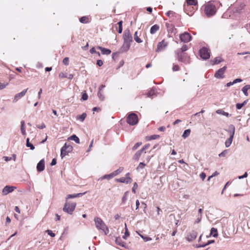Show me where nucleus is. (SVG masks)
I'll return each mask as SVG.
<instances>
[{
    "label": "nucleus",
    "mask_w": 250,
    "mask_h": 250,
    "mask_svg": "<svg viewBox=\"0 0 250 250\" xmlns=\"http://www.w3.org/2000/svg\"><path fill=\"white\" fill-rule=\"evenodd\" d=\"M145 166L146 165L144 163L141 162L139 164V166L137 167L136 169L137 170L139 171L141 169L144 168Z\"/></svg>",
    "instance_id": "46"
},
{
    "label": "nucleus",
    "mask_w": 250,
    "mask_h": 250,
    "mask_svg": "<svg viewBox=\"0 0 250 250\" xmlns=\"http://www.w3.org/2000/svg\"><path fill=\"white\" fill-rule=\"evenodd\" d=\"M113 178V176L112 175V173L109 174H106L104 175L103 176L101 177L100 179L101 180H104V179H107L110 180Z\"/></svg>",
    "instance_id": "27"
},
{
    "label": "nucleus",
    "mask_w": 250,
    "mask_h": 250,
    "mask_svg": "<svg viewBox=\"0 0 250 250\" xmlns=\"http://www.w3.org/2000/svg\"><path fill=\"white\" fill-rule=\"evenodd\" d=\"M72 150V146L70 145H67L65 143L64 145L62 147L61 149V156L62 158H63L64 156L67 155L69 153L71 152Z\"/></svg>",
    "instance_id": "7"
},
{
    "label": "nucleus",
    "mask_w": 250,
    "mask_h": 250,
    "mask_svg": "<svg viewBox=\"0 0 250 250\" xmlns=\"http://www.w3.org/2000/svg\"><path fill=\"white\" fill-rule=\"evenodd\" d=\"M129 235V232L127 228L126 225L125 224V235L123 236V238L126 239L127 237Z\"/></svg>",
    "instance_id": "40"
},
{
    "label": "nucleus",
    "mask_w": 250,
    "mask_h": 250,
    "mask_svg": "<svg viewBox=\"0 0 250 250\" xmlns=\"http://www.w3.org/2000/svg\"><path fill=\"white\" fill-rule=\"evenodd\" d=\"M227 66H224L219 69L215 73L214 77L217 79H223L225 77L224 73L227 70Z\"/></svg>",
    "instance_id": "9"
},
{
    "label": "nucleus",
    "mask_w": 250,
    "mask_h": 250,
    "mask_svg": "<svg viewBox=\"0 0 250 250\" xmlns=\"http://www.w3.org/2000/svg\"><path fill=\"white\" fill-rule=\"evenodd\" d=\"M90 53H91V54H93V53H95V54H97L99 56H100V53L99 52H97L95 49V48L94 47H92V48H91L90 49V51H89Z\"/></svg>",
    "instance_id": "48"
},
{
    "label": "nucleus",
    "mask_w": 250,
    "mask_h": 250,
    "mask_svg": "<svg viewBox=\"0 0 250 250\" xmlns=\"http://www.w3.org/2000/svg\"><path fill=\"white\" fill-rule=\"evenodd\" d=\"M76 206V203H71L66 201L64 205L63 210L65 212L71 215L74 211Z\"/></svg>",
    "instance_id": "5"
},
{
    "label": "nucleus",
    "mask_w": 250,
    "mask_h": 250,
    "mask_svg": "<svg viewBox=\"0 0 250 250\" xmlns=\"http://www.w3.org/2000/svg\"><path fill=\"white\" fill-rule=\"evenodd\" d=\"M115 242L116 244L124 247H125V243L122 241V239L120 237H117L116 238Z\"/></svg>",
    "instance_id": "24"
},
{
    "label": "nucleus",
    "mask_w": 250,
    "mask_h": 250,
    "mask_svg": "<svg viewBox=\"0 0 250 250\" xmlns=\"http://www.w3.org/2000/svg\"><path fill=\"white\" fill-rule=\"evenodd\" d=\"M172 70L173 71H178L179 70V66L178 65H173Z\"/></svg>",
    "instance_id": "53"
},
{
    "label": "nucleus",
    "mask_w": 250,
    "mask_h": 250,
    "mask_svg": "<svg viewBox=\"0 0 250 250\" xmlns=\"http://www.w3.org/2000/svg\"><path fill=\"white\" fill-rule=\"evenodd\" d=\"M190 132L191 131L190 129H189L185 130L182 135V137L184 138V139L187 138L189 136Z\"/></svg>",
    "instance_id": "29"
},
{
    "label": "nucleus",
    "mask_w": 250,
    "mask_h": 250,
    "mask_svg": "<svg viewBox=\"0 0 250 250\" xmlns=\"http://www.w3.org/2000/svg\"><path fill=\"white\" fill-rule=\"evenodd\" d=\"M160 28V27L157 24H155L154 25H153L151 28H150V32L151 34H155L157 31L159 30Z\"/></svg>",
    "instance_id": "22"
},
{
    "label": "nucleus",
    "mask_w": 250,
    "mask_h": 250,
    "mask_svg": "<svg viewBox=\"0 0 250 250\" xmlns=\"http://www.w3.org/2000/svg\"><path fill=\"white\" fill-rule=\"evenodd\" d=\"M45 162L44 159L41 160L37 164V169L39 172H42L44 169Z\"/></svg>",
    "instance_id": "14"
},
{
    "label": "nucleus",
    "mask_w": 250,
    "mask_h": 250,
    "mask_svg": "<svg viewBox=\"0 0 250 250\" xmlns=\"http://www.w3.org/2000/svg\"><path fill=\"white\" fill-rule=\"evenodd\" d=\"M69 58L68 57H65L63 60V63L65 65H68L69 64Z\"/></svg>",
    "instance_id": "49"
},
{
    "label": "nucleus",
    "mask_w": 250,
    "mask_h": 250,
    "mask_svg": "<svg viewBox=\"0 0 250 250\" xmlns=\"http://www.w3.org/2000/svg\"><path fill=\"white\" fill-rule=\"evenodd\" d=\"M174 14V13L172 11H169L166 13V15L168 17H170V15H173Z\"/></svg>",
    "instance_id": "62"
},
{
    "label": "nucleus",
    "mask_w": 250,
    "mask_h": 250,
    "mask_svg": "<svg viewBox=\"0 0 250 250\" xmlns=\"http://www.w3.org/2000/svg\"><path fill=\"white\" fill-rule=\"evenodd\" d=\"M70 139L74 141L77 144H80V139L76 135H72Z\"/></svg>",
    "instance_id": "35"
},
{
    "label": "nucleus",
    "mask_w": 250,
    "mask_h": 250,
    "mask_svg": "<svg viewBox=\"0 0 250 250\" xmlns=\"http://www.w3.org/2000/svg\"><path fill=\"white\" fill-rule=\"evenodd\" d=\"M124 170V167H120L118 169H117L116 170L113 171V172H112V175L114 177L117 176V175H118L119 174H120V173H121L123 170Z\"/></svg>",
    "instance_id": "25"
},
{
    "label": "nucleus",
    "mask_w": 250,
    "mask_h": 250,
    "mask_svg": "<svg viewBox=\"0 0 250 250\" xmlns=\"http://www.w3.org/2000/svg\"><path fill=\"white\" fill-rule=\"evenodd\" d=\"M188 5H196L197 4V0H186Z\"/></svg>",
    "instance_id": "32"
},
{
    "label": "nucleus",
    "mask_w": 250,
    "mask_h": 250,
    "mask_svg": "<svg viewBox=\"0 0 250 250\" xmlns=\"http://www.w3.org/2000/svg\"><path fill=\"white\" fill-rule=\"evenodd\" d=\"M247 176H248L247 172H246L243 175L238 176V179H241L247 177Z\"/></svg>",
    "instance_id": "59"
},
{
    "label": "nucleus",
    "mask_w": 250,
    "mask_h": 250,
    "mask_svg": "<svg viewBox=\"0 0 250 250\" xmlns=\"http://www.w3.org/2000/svg\"><path fill=\"white\" fill-rule=\"evenodd\" d=\"M142 145V143L138 142L133 147V150H136L139 146H140Z\"/></svg>",
    "instance_id": "52"
},
{
    "label": "nucleus",
    "mask_w": 250,
    "mask_h": 250,
    "mask_svg": "<svg viewBox=\"0 0 250 250\" xmlns=\"http://www.w3.org/2000/svg\"><path fill=\"white\" fill-rule=\"evenodd\" d=\"M46 232L47 234L50 235V236L53 237L55 236V234L53 233L51 230H47Z\"/></svg>",
    "instance_id": "51"
},
{
    "label": "nucleus",
    "mask_w": 250,
    "mask_h": 250,
    "mask_svg": "<svg viewBox=\"0 0 250 250\" xmlns=\"http://www.w3.org/2000/svg\"><path fill=\"white\" fill-rule=\"evenodd\" d=\"M143 152V150H140L137 151L134 156V159L135 160H138L140 157L141 156L142 153Z\"/></svg>",
    "instance_id": "30"
},
{
    "label": "nucleus",
    "mask_w": 250,
    "mask_h": 250,
    "mask_svg": "<svg viewBox=\"0 0 250 250\" xmlns=\"http://www.w3.org/2000/svg\"><path fill=\"white\" fill-rule=\"evenodd\" d=\"M216 112L217 114H222V115L225 116L227 117H229L230 116V115L229 114V113L225 112L224 111H223L222 109H218Z\"/></svg>",
    "instance_id": "26"
},
{
    "label": "nucleus",
    "mask_w": 250,
    "mask_h": 250,
    "mask_svg": "<svg viewBox=\"0 0 250 250\" xmlns=\"http://www.w3.org/2000/svg\"><path fill=\"white\" fill-rule=\"evenodd\" d=\"M98 97L101 101H104V93L102 91H98Z\"/></svg>",
    "instance_id": "37"
},
{
    "label": "nucleus",
    "mask_w": 250,
    "mask_h": 250,
    "mask_svg": "<svg viewBox=\"0 0 250 250\" xmlns=\"http://www.w3.org/2000/svg\"><path fill=\"white\" fill-rule=\"evenodd\" d=\"M128 194V191H126L124 193V195L122 198V203L123 204H125L126 202Z\"/></svg>",
    "instance_id": "42"
},
{
    "label": "nucleus",
    "mask_w": 250,
    "mask_h": 250,
    "mask_svg": "<svg viewBox=\"0 0 250 250\" xmlns=\"http://www.w3.org/2000/svg\"><path fill=\"white\" fill-rule=\"evenodd\" d=\"M233 137H229V138L225 142V146L227 147H229L232 143Z\"/></svg>",
    "instance_id": "34"
},
{
    "label": "nucleus",
    "mask_w": 250,
    "mask_h": 250,
    "mask_svg": "<svg viewBox=\"0 0 250 250\" xmlns=\"http://www.w3.org/2000/svg\"><path fill=\"white\" fill-rule=\"evenodd\" d=\"M3 159L6 162L10 161L12 160V157H9L7 156H3Z\"/></svg>",
    "instance_id": "63"
},
{
    "label": "nucleus",
    "mask_w": 250,
    "mask_h": 250,
    "mask_svg": "<svg viewBox=\"0 0 250 250\" xmlns=\"http://www.w3.org/2000/svg\"><path fill=\"white\" fill-rule=\"evenodd\" d=\"M80 21L83 23H86L88 22V19L87 17L83 16L80 19Z\"/></svg>",
    "instance_id": "39"
},
{
    "label": "nucleus",
    "mask_w": 250,
    "mask_h": 250,
    "mask_svg": "<svg viewBox=\"0 0 250 250\" xmlns=\"http://www.w3.org/2000/svg\"><path fill=\"white\" fill-rule=\"evenodd\" d=\"M94 220L95 223L96 227L98 229L102 230L105 235H107L109 233V229L108 227L106 226L101 218L96 217L94 218Z\"/></svg>",
    "instance_id": "2"
},
{
    "label": "nucleus",
    "mask_w": 250,
    "mask_h": 250,
    "mask_svg": "<svg viewBox=\"0 0 250 250\" xmlns=\"http://www.w3.org/2000/svg\"><path fill=\"white\" fill-rule=\"evenodd\" d=\"M241 82H242V80L241 79L238 78V79H235L232 82H233V84H234L237 83H240Z\"/></svg>",
    "instance_id": "56"
},
{
    "label": "nucleus",
    "mask_w": 250,
    "mask_h": 250,
    "mask_svg": "<svg viewBox=\"0 0 250 250\" xmlns=\"http://www.w3.org/2000/svg\"><path fill=\"white\" fill-rule=\"evenodd\" d=\"M228 153V150L226 149L223 151L221 153L219 154V156L220 157H225L227 154Z\"/></svg>",
    "instance_id": "44"
},
{
    "label": "nucleus",
    "mask_w": 250,
    "mask_h": 250,
    "mask_svg": "<svg viewBox=\"0 0 250 250\" xmlns=\"http://www.w3.org/2000/svg\"><path fill=\"white\" fill-rule=\"evenodd\" d=\"M117 181L122 183L129 184L131 182L132 180L129 177H121L119 179H117Z\"/></svg>",
    "instance_id": "16"
},
{
    "label": "nucleus",
    "mask_w": 250,
    "mask_h": 250,
    "mask_svg": "<svg viewBox=\"0 0 250 250\" xmlns=\"http://www.w3.org/2000/svg\"><path fill=\"white\" fill-rule=\"evenodd\" d=\"M27 90H28V88L24 89V90H22L21 92L17 94L16 95H15V96L14 97V102H17L20 99H21V98L23 97L25 95Z\"/></svg>",
    "instance_id": "13"
},
{
    "label": "nucleus",
    "mask_w": 250,
    "mask_h": 250,
    "mask_svg": "<svg viewBox=\"0 0 250 250\" xmlns=\"http://www.w3.org/2000/svg\"><path fill=\"white\" fill-rule=\"evenodd\" d=\"M200 57L204 60H207L210 57V51L205 47H202L199 51Z\"/></svg>",
    "instance_id": "8"
},
{
    "label": "nucleus",
    "mask_w": 250,
    "mask_h": 250,
    "mask_svg": "<svg viewBox=\"0 0 250 250\" xmlns=\"http://www.w3.org/2000/svg\"><path fill=\"white\" fill-rule=\"evenodd\" d=\"M126 122L130 125H136L138 122V116L134 113L129 114L127 117Z\"/></svg>",
    "instance_id": "6"
},
{
    "label": "nucleus",
    "mask_w": 250,
    "mask_h": 250,
    "mask_svg": "<svg viewBox=\"0 0 250 250\" xmlns=\"http://www.w3.org/2000/svg\"><path fill=\"white\" fill-rule=\"evenodd\" d=\"M97 49L100 50L102 52V53L104 55H108L111 52V51L110 49H107L105 48H104V47H101L99 46L97 47Z\"/></svg>",
    "instance_id": "19"
},
{
    "label": "nucleus",
    "mask_w": 250,
    "mask_h": 250,
    "mask_svg": "<svg viewBox=\"0 0 250 250\" xmlns=\"http://www.w3.org/2000/svg\"><path fill=\"white\" fill-rule=\"evenodd\" d=\"M197 236V233L195 231H192L187 236V239L188 241L191 242L194 240Z\"/></svg>",
    "instance_id": "15"
},
{
    "label": "nucleus",
    "mask_w": 250,
    "mask_h": 250,
    "mask_svg": "<svg viewBox=\"0 0 250 250\" xmlns=\"http://www.w3.org/2000/svg\"><path fill=\"white\" fill-rule=\"evenodd\" d=\"M224 61V60L220 57H217L215 58L213 60H211L210 62L212 65H215L217 64H219L220 62Z\"/></svg>",
    "instance_id": "18"
},
{
    "label": "nucleus",
    "mask_w": 250,
    "mask_h": 250,
    "mask_svg": "<svg viewBox=\"0 0 250 250\" xmlns=\"http://www.w3.org/2000/svg\"><path fill=\"white\" fill-rule=\"evenodd\" d=\"M206 177V175L204 172H202L200 174V177L202 179V180H204Z\"/></svg>",
    "instance_id": "57"
},
{
    "label": "nucleus",
    "mask_w": 250,
    "mask_h": 250,
    "mask_svg": "<svg viewBox=\"0 0 250 250\" xmlns=\"http://www.w3.org/2000/svg\"><path fill=\"white\" fill-rule=\"evenodd\" d=\"M86 116V114L85 113H83L82 115L78 116L77 117V119L81 121V122H83L85 119Z\"/></svg>",
    "instance_id": "33"
},
{
    "label": "nucleus",
    "mask_w": 250,
    "mask_h": 250,
    "mask_svg": "<svg viewBox=\"0 0 250 250\" xmlns=\"http://www.w3.org/2000/svg\"><path fill=\"white\" fill-rule=\"evenodd\" d=\"M176 57L177 60L184 63H190V57L186 53H182L180 50L175 51Z\"/></svg>",
    "instance_id": "4"
},
{
    "label": "nucleus",
    "mask_w": 250,
    "mask_h": 250,
    "mask_svg": "<svg viewBox=\"0 0 250 250\" xmlns=\"http://www.w3.org/2000/svg\"><path fill=\"white\" fill-rule=\"evenodd\" d=\"M149 146H150V145L149 144H147L145 145V146L141 150H143V151L145 150L148 149V147H149Z\"/></svg>",
    "instance_id": "60"
},
{
    "label": "nucleus",
    "mask_w": 250,
    "mask_h": 250,
    "mask_svg": "<svg viewBox=\"0 0 250 250\" xmlns=\"http://www.w3.org/2000/svg\"><path fill=\"white\" fill-rule=\"evenodd\" d=\"M16 188L15 187L6 186L2 189V193L3 195H6L9 193L12 192Z\"/></svg>",
    "instance_id": "12"
},
{
    "label": "nucleus",
    "mask_w": 250,
    "mask_h": 250,
    "mask_svg": "<svg viewBox=\"0 0 250 250\" xmlns=\"http://www.w3.org/2000/svg\"><path fill=\"white\" fill-rule=\"evenodd\" d=\"M235 126L233 125H230L229 126L228 132L229 134V137L233 138L234 134L235 133Z\"/></svg>",
    "instance_id": "17"
},
{
    "label": "nucleus",
    "mask_w": 250,
    "mask_h": 250,
    "mask_svg": "<svg viewBox=\"0 0 250 250\" xmlns=\"http://www.w3.org/2000/svg\"><path fill=\"white\" fill-rule=\"evenodd\" d=\"M250 89V84H247L242 88V91L245 96H247L248 95V90Z\"/></svg>",
    "instance_id": "23"
},
{
    "label": "nucleus",
    "mask_w": 250,
    "mask_h": 250,
    "mask_svg": "<svg viewBox=\"0 0 250 250\" xmlns=\"http://www.w3.org/2000/svg\"><path fill=\"white\" fill-rule=\"evenodd\" d=\"M180 39L181 42H188L191 39V36L188 33L186 32L180 35Z\"/></svg>",
    "instance_id": "10"
},
{
    "label": "nucleus",
    "mask_w": 250,
    "mask_h": 250,
    "mask_svg": "<svg viewBox=\"0 0 250 250\" xmlns=\"http://www.w3.org/2000/svg\"><path fill=\"white\" fill-rule=\"evenodd\" d=\"M67 73H64L62 72H61L59 74V77L60 79H63V78H67Z\"/></svg>",
    "instance_id": "43"
},
{
    "label": "nucleus",
    "mask_w": 250,
    "mask_h": 250,
    "mask_svg": "<svg viewBox=\"0 0 250 250\" xmlns=\"http://www.w3.org/2000/svg\"><path fill=\"white\" fill-rule=\"evenodd\" d=\"M167 45V42H166L165 40H163L162 42L158 43L156 51L160 52L164 50Z\"/></svg>",
    "instance_id": "11"
},
{
    "label": "nucleus",
    "mask_w": 250,
    "mask_h": 250,
    "mask_svg": "<svg viewBox=\"0 0 250 250\" xmlns=\"http://www.w3.org/2000/svg\"><path fill=\"white\" fill-rule=\"evenodd\" d=\"M84 194H85V192L84 193H77V194H68L66 197V200L67 201L68 199L74 198H77V197H80L82 196V195H83Z\"/></svg>",
    "instance_id": "21"
},
{
    "label": "nucleus",
    "mask_w": 250,
    "mask_h": 250,
    "mask_svg": "<svg viewBox=\"0 0 250 250\" xmlns=\"http://www.w3.org/2000/svg\"><path fill=\"white\" fill-rule=\"evenodd\" d=\"M87 99H88L87 95L86 93L83 94L82 96V99L83 100L85 101V100H86Z\"/></svg>",
    "instance_id": "55"
},
{
    "label": "nucleus",
    "mask_w": 250,
    "mask_h": 250,
    "mask_svg": "<svg viewBox=\"0 0 250 250\" xmlns=\"http://www.w3.org/2000/svg\"><path fill=\"white\" fill-rule=\"evenodd\" d=\"M210 235H212L214 237H216L218 236L217 229L214 228H212L210 230Z\"/></svg>",
    "instance_id": "28"
},
{
    "label": "nucleus",
    "mask_w": 250,
    "mask_h": 250,
    "mask_svg": "<svg viewBox=\"0 0 250 250\" xmlns=\"http://www.w3.org/2000/svg\"><path fill=\"white\" fill-rule=\"evenodd\" d=\"M138 234L140 236V237L144 240L145 242L149 241L152 240L151 238L149 237L145 236L138 233Z\"/></svg>",
    "instance_id": "41"
},
{
    "label": "nucleus",
    "mask_w": 250,
    "mask_h": 250,
    "mask_svg": "<svg viewBox=\"0 0 250 250\" xmlns=\"http://www.w3.org/2000/svg\"><path fill=\"white\" fill-rule=\"evenodd\" d=\"M188 50V46L187 45H184L180 49H178L177 50H180V52L183 53L184 52L187 51Z\"/></svg>",
    "instance_id": "45"
},
{
    "label": "nucleus",
    "mask_w": 250,
    "mask_h": 250,
    "mask_svg": "<svg viewBox=\"0 0 250 250\" xmlns=\"http://www.w3.org/2000/svg\"><path fill=\"white\" fill-rule=\"evenodd\" d=\"M124 43L121 48L122 52H126L129 50L131 42H132V37L129 30H125L123 34Z\"/></svg>",
    "instance_id": "1"
},
{
    "label": "nucleus",
    "mask_w": 250,
    "mask_h": 250,
    "mask_svg": "<svg viewBox=\"0 0 250 250\" xmlns=\"http://www.w3.org/2000/svg\"><path fill=\"white\" fill-rule=\"evenodd\" d=\"M97 64L98 66H101L103 64V62L101 60H98L97 61Z\"/></svg>",
    "instance_id": "61"
},
{
    "label": "nucleus",
    "mask_w": 250,
    "mask_h": 250,
    "mask_svg": "<svg viewBox=\"0 0 250 250\" xmlns=\"http://www.w3.org/2000/svg\"><path fill=\"white\" fill-rule=\"evenodd\" d=\"M166 26L168 33H173L176 30L174 26L171 24L167 23Z\"/></svg>",
    "instance_id": "20"
},
{
    "label": "nucleus",
    "mask_w": 250,
    "mask_h": 250,
    "mask_svg": "<svg viewBox=\"0 0 250 250\" xmlns=\"http://www.w3.org/2000/svg\"><path fill=\"white\" fill-rule=\"evenodd\" d=\"M243 106V104H242L237 103L236 104V107L237 109H240Z\"/></svg>",
    "instance_id": "58"
},
{
    "label": "nucleus",
    "mask_w": 250,
    "mask_h": 250,
    "mask_svg": "<svg viewBox=\"0 0 250 250\" xmlns=\"http://www.w3.org/2000/svg\"><path fill=\"white\" fill-rule=\"evenodd\" d=\"M159 137V135H153L149 137V140H154Z\"/></svg>",
    "instance_id": "54"
},
{
    "label": "nucleus",
    "mask_w": 250,
    "mask_h": 250,
    "mask_svg": "<svg viewBox=\"0 0 250 250\" xmlns=\"http://www.w3.org/2000/svg\"><path fill=\"white\" fill-rule=\"evenodd\" d=\"M204 11L207 16L209 17L216 13L217 9L211 2H208L205 5Z\"/></svg>",
    "instance_id": "3"
},
{
    "label": "nucleus",
    "mask_w": 250,
    "mask_h": 250,
    "mask_svg": "<svg viewBox=\"0 0 250 250\" xmlns=\"http://www.w3.org/2000/svg\"><path fill=\"white\" fill-rule=\"evenodd\" d=\"M138 187V185H137V184L135 182L133 184V188H132V191L134 193H136V189Z\"/></svg>",
    "instance_id": "50"
},
{
    "label": "nucleus",
    "mask_w": 250,
    "mask_h": 250,
    "mask_svg": "<svg viewBox=\"0 0 250 250\" xmlns=\"http://www.w3.org/2000/svg\"><path fill=\"white\" fill-rule=\"evenodd\" d=\"M37 127L39 129H43L45 127V125L44 123H42L41 125H39Z\"/></svg>",
    "instance_id": "64"
},
{
    "label": "nucleus",
    "mask_w": 250,
    "mask_h": 250,
    "mask_svg": "<svg viewBox=\"0 0 250 250\" xmlns=\"http://www.w3.org/2000/svg\"><path fill=\"white\" fill-rule=\"evenodd\" d=\"M24 121H21V133L23 135H25V134H26V132H25V126H24Z\"/></svg>",
    "instance_id": "31"
},
{
    "label": "nucleus",
    "mask_w": 250,
    "mask_h": 250,
    "mask_svg": "<svg viewBox=\"0 0 250 250\" xmlns=\"http://www.w3.org/2000/svg\"><path fill=\"white\" fill-rule=\"evenodd\" d=\"M138 32L137 31L135 32L134 35V40L138 43H141L142 42V40L139 38L137 35Z\"/></svg>",
    "instance_id": "36"
},
{
    "label": "nucleus",
    "mask_w": 250,
    "mask_h": 250,
    "mask_svg": "<svg viewBox=\"0 0 250 250\" xmlns=\"http://www.w3.org/2000/svg\"><path fill=\"white\" fill-rule=\"evenodd\" d=\"M155 91L154 89L150 90L148 93H147V97H152L153 95H155Z\"/></svg>",
    "instance_id": "47"
},
{
    "label": "nucleus",
    "mask_w": 250,
    "mask_h": 250,
    "mask_svg": "<svg viewBox=\"0 0 250 250\" xmlns=\"http://www.w3.org/2000/svg\"><path fill=\"white\" fill-rule=\"evenodd\" d=\"M26 146L28 147H30V148L31 150H34L35 149L34 146L29 142V138H27L26 139Z\"/></svg>",
    "instance_id": "38"
}]
</instances>
